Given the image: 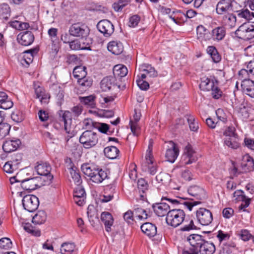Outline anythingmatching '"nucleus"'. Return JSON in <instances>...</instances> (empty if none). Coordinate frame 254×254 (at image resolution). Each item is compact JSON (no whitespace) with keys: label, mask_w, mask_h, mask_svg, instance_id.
Returning <instances> with one entry per match:
<instances>
[{"label":"nucleus","mask_w":254,"mask_h":254,"mask_svg":"<svg viewBox=\"0 0 254 254\" xmlns=\"http://www.w3.org/2000/svg\"><path fill=\"white\" fill-rule=\"evenodd\" d=\"M82 172L96 184L102 183L108 177L107 173L102 169L97 168L93 164H83L81 167Z\"/></svg>","instance_id":"obj_1"},{"label":"nucleus","mask_w":254,"mask_h":254,"mask_svg":"<svg viewBox=\"0 0 254 254\" xmlns=\"http://www.w3.org/2000/svg\"><path fill=\"white\" fill-rule=\"evenodd\" d=\"M235 36L244 40L254 38V22L248 21L243 23L235 31Z\"/></svg>","instance_id":"obj_2"},{"label":"nucleus","mask_w":254,"mask_h":254,"mask_svg":"<svg viewBox=\"0 0 254 254\" xmlns=\"http://www.w3.org/2000/svg\"><path fill=\"white\" fill-rule=\"evenodd\" d=\"M186 214L181 209H173L169 210L166 217V221L168 225L176 228L180 226L185 219Z\"/></svg>","instance_id":"obj_3"},{"label":"nucleus","mask_w":254,"mask_h":254,"mask_svg":"<svg viewBox=\"0 0 254 254\" xmlns=\"http://www.w3.org/2000/svg\"><path fill=\"white\" fill-rule=\"evenodd\" d=\"M98 141L97 134L91 130H85L80 135L79 142L86 149L95 146Z\"/></svg>","instance_id":"obj_4"},{"label":"nucleus","mask_w":254,"mask_h":254,"mask_svg":"<svg viewBox=\"0 0 254 254\" xmlns=\"http://www.w3.org/2000/svg\"><path fill=\"white\" fill-rule=\"evenodd\" d=\"M89 31V29L87 26L79 23L72 24L69 30L71 35L80 37L81 41H83L84 39L87 40Z\"/></svg>","instance_id":"obj_5"},{"label":"nucleus","mask_w":254,"mask_h":254,"mask_svg":"<svg viewBox=\"0 0 254 254\" xmlns=\"http://www.w3.org/2000/svg\"><path fill=\"white\" fill-rule=\"evenodd\" d=\"M152 144L149 143L145 155L146 162L142 165V170L147 171L151 175H154L157 172V168L153 163V158L152 154Z\"/></svg>","instance_id":"obj_6"},{"label":"nucleus","mask_w":254,"mask_h":254,"mask_svg":"<svg viewBox=\"0 0 254 254\" xmlns=\"http://www.w3.org/2000/svg\"><path fill=\"white\" fill-rule=\"evenodd\" d=\"M198 222L203 226H207L212 221L213 216L211 211L204 208H200L196 211Z\"/></svg>","instance_id":"obj_7"},{"label":"nucleus","mask_w":254,"mask_h":254,"mask_svg":"<svg viewBox=\"0 0 254 254\" xmlns=\"http://www.w3.org/2000/svg\"><path fill=\"white\" fill-rule=\"evenodd\" d=\"M22 204L25 210L29 212H33L39 206V199L34 195H26L22 199Z\"/></svg>","instance_id":"obj_8"},{"label":"nucleus","mask_w":254,"mask_h":254,"mask_svg":"<svg viewBox=\"0 0 254 254\" xmlns=\"http://www.w3.org/2000/svg\"><path fill=\"white\" fill-rule=\"evenodd\" d=\"M179 154V149L178 145L172 141H169L165 153V158L167 161L174 163Z\"/></svg>","instance_id":"obj_9"},{"label":"nucleus","mask_w":254,"mask_h":254,"mask_svg":"<svg viewBox=\"0 0 254 254\" xmlns=\"http://www.w3.org/2000/svg\"><path fill=\"white\" fill-rule=\"evenodd\" d=\"M48 34L52 42L51 45H49V48L51 50L50 52L56 55L59 50L58 38L57 37L58 29L55 28H50L48 31Z\"/></svg>","instance_id":"obj_10"},{"label":"nucleus","mask_w":254,"mask_h":254,"mask_svg":"<svg viewBox=\"0 0 254 254\" xmlns=\"http://www.w3.org/2000/svg\"><path fill=\"white\" fill-rule=\"evenodd\" d=\"M40 180V178L37 177L22 180L20 185L23 190H33L39 187Z\"/></svg>","instance_id":"obj_11"},{"label":"nucleus","mask_w":254,"mask_h":254,"mask_svg":"<svg viewBox=\"0 0 254 254\" xmlns=\"http://www.w3.org/2000/svg\"><path fill=\"white\" fill-rule=\"evenodd\" d=\"M97 27L99 31L106 37L110 36L114 31L113 24L109 20L106 19L100 20L98 23Z\"/></svg>","instance_id":"obj_12"},{"label":"nucleus","mask_w":254,"mask_h":254,"mask_svg":"<svg viewBox=\"0 0 254 254\" xmlns=\"http://www.w3.org/2000/svg\"><path fill=\"white\" fill-rule=\"evenodd\" d=\"M140 73L138 74L141 78H147L156 77L157 72L155 68L151 65L148 64H143L139 67Z\"/></svg>","instance_id":"obj_13"},{"label":"nucleus","mask_w":254,"mask_h":254,"mask_svg":"<svg viewBox=\"0 0 254 254\" xmlns=\"http://www.w3.org/2000/svg\"><path fill=\"white\" fill-rule=\"evenodd\" d=\"M188 192L190 195L199 200H202L207 198V194L203 188L196 185L189 187Z\"/></svg>","instance_id":"obj_14"},{"label":"nucleus","mask_w":254,"mask_h":254,"mask_svg":"<svg viewBox=\"0 0 254 254\" xmlns=\"http://www.w3.org/2000/svg\"><path fill=\"white\" fill-rule=\"evenodd\" d=\"M18 42L24 46L30 45L34 40V36L30 31L20 32L17 37Z\"/></svg>","instance_id":"obj_15"},{"label":"nucleus","mask_w":254,"mask_h":254,"mask_svg":"<svg viewBox=\"0 0 254 254\" xmlns=\"http://www.w3.org/2000/svg\"><path fill=\"white\" fill-rule=\"evenodd\" d=\"M163 200H166L173 204H177L179 203L183 204L185 207L190 211L192 210V208L194 206L200 204L201 203L200 201H185L183 202H181L178 199L170 198L167 196H162L161 197V200L162 201Z\"/></svg>","instance_id":"obj_16"},{"label":"nucleus","mask_w":254,"mask_h":254,"mask_svg":"<svg viewBox=\"0 0 254 254\" xmlns=\"http://www.w3.org/2000/svg\"><path fill=\"white\" fill-rule=\"evenodd\" d=\"M241 87L244 93L254 98V81L245 78L242 81Z\"/></svg>","instance_id":"obj_17"},{"label":"nucleus","mask_w":254,"mask_h":254,"mask_svg":"<svg viewBox=\"0 0 254 254\" xmlns=\"http://www.w3.org/2000/svg\"><path fill=\"white\" fill-rule=\"evenodd\" d=\"M152 207L154 213L159 217L167 215L168 212L170 210L169 204L163 202L153 204Z\"/></svg>","instance_id":"obj_18"},{"label":"nucleus","mask_w":254,"mask_h":254,"mask_svg":"<svg viewBox=\"0 0 254 254\" xmlns=\"http://www.w3.org/2000/svg\"><path fill=\"white\" fill-rule=\"evenodd\" d=\"M21 143L19 139L6 140L3 144L2 149L5 152H11L16 150L19 147Z\"/></svg>","instance_id":"obj_19"},{"label":"nucleus","mask_w":254,"mask_h":254,"mask_svg":"<svg viewBox=\"0 0 254 254\" xmlns=\"http://www.w3.org/2000/svg\"><path fill=\"white\" fill-rule=\"evenodd\" d=\"M35 170L39 175L46 177L47 180L53 179V176L50 174L51 167L46 163L38 164L35 167Z\"/></svg>","instance_id":"obj_20"},{"label":"nucleus","mask_w":254,"mask_h":254,"mask_svg":"<svg viewBox=\"0 0 254 254\" xmlns=\"http://www.w3.org/2000/svg\"><path fill=\"white\" fill-rule=\"evenodd\" d=\"M231 0H221L217 4L216 11L218 14H225L232 9Z\"/></svg>","instance_id":"obj_21"},{"label":"nucleus","mask_w":254,"mask_h":254,"mask_svg":"<svg viewBox=\"0 0 254 254\" xmlns=\"http://www.w3.org/2000/svg\"><path fill=\"white\" fill-rule=\"evenodd\" d=\"M241 164L243 172H249L254 168V160L249 154H245L243 156Z\"/></svg>","instance_id":"obj_22"},{"label":"nucleus","mask_w":254,"mask_h":254,"mask_svg":"<svg viewBox=\"0 0 254 254\" xmlns=\"http://www.w3.org/2000/svg\"><path fill=\"white\" fill-rule=\"evenodd\" d=\"M115 77L107 76L104 77L100 83V87L103 91H107L112 88H115L116 85L115 84Z\"/></svg>","instance_id":"obj_23"},{"label":"nucleus","mask_w":254,"mask_h":254,"mask_svg":"<svg viewBox=\"0 0 254 254\" xmlns=\"http://www.w3.org/2000/svg\"><path fill=\"white\" fill-rule=\"evenodd\" d=\"M199 249L200 254H213L216 250L215 246L213 243L205 240Z\"/></svg>","instance_id":"obj_24"},{"label":"nucleus","mask_w":254,"mask_h":254,"mask_svg":"<svg viewBox=\"0 0 254 254\" xmlns=\"http://www.w3.org/2000/svg\"><path fill=\"white\" fill-rule=\"evenodd\" d=\"M108 50L115 55H120L124 50L122 43L119 41H113L110 42L107 46Z\"/></svg>","instance_id":"obj_25"},{"label":"nucleus","mask_w":254,"mask_h":254,"mask_svg":"<svg viewBox=\"0 0 254 254\" xmlns=\"http://www.w3.org/2000/svg\"><path fill=\"white\" fill-rule=\"evenodd\" d=\"M187 241L193 248L197 250L198 248H199L204 240L202 238L201 235L192 234L188 237Z\"/></svg>","instance_id":"obj_26"},{"label":"nucleus","mask_w":254,"mask_h":254,"mask_svg":"<svg viewBox=\"0 0 254 254\" xmlns=\"http://www.w3.org/2000/svg\"><path fill=\"white\" fill-rule=\"evenodd\" d=\"M101 219L102 222L104 224L106 230L107 232H110L111 226L114 223V219L112 215L108 212H104L101 215Z\"/></svg>","instance_id":"obj_27"},{"label":"nucleus","mask_w":254,"mask_h":254,"mask_svg":"<svg viewBox=\"0 0 254 254\" xmlns=\"http://www.w3.org/2000/svg\"><path fill=\"white\" fill-rule=\"evenodd\" d=\"M141 231L149 237H154L157 233L156 227L151 223H145L141 226Z\"/></svg>","instance_id":"obj_28"},{"label":"nucleus","mask_w":254,"mask_h":254,"mask_svg":"<svg viewBox=\"0 0 254 254\" xmlns=\"http://www.w3.org/2000/svg\"><path fill=\"white\" fill-rule=\"evenodd\" d=\"M61 118L62 121L64 123V129L68 134V137H72L73 136V134L70 132V129L68 128V126L70 125L71 123V115L70 112L69 111H65Z\"/></svg>","instance_id":"obj_29"},{"label":"nucleus","mask_w":254,"mask_h":254,"mask_svg":"<svg viewBox=\"0 0 254 254\" xmlns=\"http://www.w3.org/2000/svg\"><path fill=\"white\" fill-rule=\"evenodd\" d=\"M197 38L200 41H206L210 39L209 32L202 25L198 26L196 28Z\"/></svg>","instance_id":"obj_30"},{"label":"nucleus","mask_w":254,"mask_h":254,"mask_svg":"<svg viewBox=\"0 0 254 254\" xmlns=\"http://www.w3.org/2000/svg\"><path fill=\"white\" fill-rule=\"evenodd\" d=\"M13 103L8 99L7 94L2 91H0V106L4 110L10 108Z\"/></svg>","instance_id":"obj_31"},{"label":"nucleus","mask_w":254,"mask_h":254,"mask_svg":"<svg viewBox=\"0 0 254 254\" xmlns=\"http://www.w3.org/2000/svg\"><path fill=\"white\" fill-rule=\"evenodd\" d=\"M224 144L233 149H237L240 146L238 136L233 137H225L224 139Z\"/></svg>","instance_id":"obj_32"},{"label":"nucleus","mask_w":254,"mask_h":254,"mask_svg":"<svg viewBox=\"0 0 254 254\" xmlns=\"http://www.w3.org/2000/svg\"><path fill=\"white\" fill-rule=\"evenodd\" d=\"M212 38L214 41L222 40L226 35V31L223 27H218L212 31Z\"/></svg>","instance_id":"obj_33"},{"label":"nucleus","mask_w":254,"mask_h":254,"mask_svg":"<svg viewBox=\"0 0 254 254\" xmlns=\"http://www.w3.org/2000/svg\"><path fill=\"white\" fill-rule=\"evenodd\" d=\"M249 73L254 75V59L248 63L246 69L240 70L239 75L240 78H244L247 77Z\"/></svg>","instance_id":"obj_34"},{"label":"nucleus","mask_w":254,"mask_h":254,"mask_svg":"<svg viewBox=\"0 0 254 254\" xmlns=\"http://www.w3.org/2000/svg\"><path fill=\"white\" fill-rule=\"evenodd\" d=\"M128 72L127 67L123 64H117L113 68V74L115 77H123Z\"/></svg>","instance_id":"obj_35"},{"label":"nucleus","mask_w":254,"mask_h":254,"mask_svg":"<svg viewBox=\"0 0 254 254\" xmlns=\"http://www.w3.org/2000/svg\"><path fill=\"white\" fill-rule=\"evenodd\" d=\"M104 152L105 156L110 159L117 158L120 153L119 150L114 146L106 147Z\"/></svg>","instance_id":"obj_36"},{"label":"nucleus","mask_w":254,"mask_h":254,"mask_svg":"<svg viewBox=\"0 0 254 254\" xmlns=\"http://www.w3.org/2000/svg\"><path fill=\"white\" fill-rule=\"evenodd\" d=\"M215 85L213 80H210L208 77H204L201 79V82L199 87L203 91H210L213 87Z\"/></svg>","instance_id":"obj_37"},{"label":"nucleus","mask_w":254,"mask_h":254,"mask_svg":"<svg viewBox=\"0 0 254 254\" xmlns=\"http://www.w3.org/2000/svg\"><path fill=\"white\" fill-rule=\"evenodd\" d=\"M89 44H85L83 41L81 40H73L69 43V47L71 50H85L88 48Z\"/></svg>","instance_id":"obj_38"},{"label":"nucleus","mask_w":254,"mask_h":254,"mask_svg":"<svg viewBox=\"0 0 254 254\" xmlns=\"http://www.w3.org/2000/svg\"><path fill=\"white\" fill-rule=\"evenodd\" d=\"M47 219L46 213L43 210L38 211V212L33 216L32 222L35 224H42L44 223Z\"/></svg>","instance_id":"obj_39"},{"label":"nucleus","mask_w":254,"mask_h":254,"mask_svg":"<svg viewBox=\"0 0 254 254\" xmlns=\"http://www.w3.org/2000/svg\"><path fill=\"white\" fill-rule=\"evenodd\" d=\"M115 192V188L112 186H107L104 190V194L102 201L107 202L112 199Z\"/></svg>","instance_id":"obj_40"},{"label":"nucleus","mask_w":254,"mask_h":254,"mask_svg":"<svg viewBox=\"0 0 254 254\" xmlns=\"http://www.w3.org/2000/svg\"><path fill=\"white\" fill-rule=\"evenodd\" d=\"M86 68L83 66H77L73 71L74 77L78 80L79 78L85 77L87 75Z\"/></svg>","instance_id":"obj_41"},{"label":"nucleus","mask_w":254,"mask_h":254,"mask_svg":"<svg viewBox=\"0 0 254 254\" xmlns=\"http://www.w3.org/2000/svg\"><path fill=\"white\" fill-rule=\"evenodd\" d=\"M35 51L32 50L30 51H25L23 53L22 59L21 60V63L22 64H26L29 65L31 63L33 60V53Z\"/></svg>","instance_id":"obj_42"},{"label":"nucleus","mask_w":254,"mask_h":254,"mask_svg":"<svg viewBox=\"0 0 254 254\" xmlns=\"http://www.w3.org/2000/svg\"><path fill=\"white\" fill-rule=\"evenodd\" d=\"M9 25L13 28L18 30H24L29 27V24L27 22H22L18 20L10 21Z\"/></svg>","instance_id":"obj_43"},{"label":"nucleus","mask_w":254,"mask_h":254,"mask_svg":"<svg viewBox=\"0 0 254 254\" xmlns=\"http://www.w3.org/2000/svg\"><path fill=\"white\" fill-rule=\"evenodd\" d=\"M75 246L72 243H64L61 247V254H71L74 251Z\"/></svg>","instance_id":"obj_44"},{"label":"nucleus","mask_w":254,"mask_h":254,"mask_svg":"<svg viewBox=\"0 0 254 254\" xmlns=\"http://www.w3.org/2000/svg\"><path fill=\"white\" fill-rule=\"evenodd\" d=\"M95 96L93 95L80 97V100L82 103L91 108H94L95 105Z\"/></svg>","instance_id":"obj_45"},{"label":"nucleus","mask_w":254,"mask_h":254,"mask_svg":"<svg viewBox=\"0 0 254 254\" xmlns=\"http://www.w3.org/2000/svg\"><path fill=\"white\" fill-rule=\"evenodd\" d=\"M77 82L80 88L83 90H86L90 87L92 84V80L86 76L85 77L79 78Z\"/></svg>","instance_id":"obj_46"},{"label":"nucleus","mask_w":254,"mask_h":254,"mask_svg":"<svg viewBox=\"0 0 254 254\" xmlns=\"http://www.w3.org/2000/svg\"><path fill=\"white\" fill-rule=\"evenodd\" d=\"M130 2V0H119L117 2L114 3L113 7L115 11H120L124 7L129 5Z\"/></svg>","instance_id":"obj_47"},{"label":"nucleus","mask_w":254,"mask_h":254,"mask_svg":"<svg viewBox=\"0 0 254 254\" xmlns=\"http://www.w3.org/2000/svg\"><path fill=\"white\" fill-rule=\"evenodd\" d=\"M134 214L135 216L139 220H145L148 217V214L146 211L139 207H137L134 209Z\"/></svg>","instance_id":"obj_48"},{"label":"nucleus","mask_w":254,"mask_h":254,"mask_svg":"<svg viewBox=\"0 0 254 254\" xmlns=\"http://www.w3.org/2000/svg\"><path fill=\"white\" fill-rule=\"evenodd\" d=\"M233 200L235 202H242L249 198L244 194V192L242 190H237L233 193Z\"/></svg>","instance_id":"obj_49"},{"label":"nucleus","mask_w":254,"mask_h":254,"mask_svg":"<svg viewBox=\"0 0 254 254\" xmlns=\"http://www.w3.org/2000/svg\"><path fill=\"white\" fill-rule=\"evenodd\" d=\"M184 154H186L191 161L195 162L197 160V157L195 155L194 151L193 150L190 144L187 145L185 148Z\"/></svg>","instance_id":"obj_50"},{"label":"nucleus","mask_w":254,"mask_h":254,"mask_svg":"<svg viewBox=\"0 0 254 254\" xmlns=\"http://www.w3.org/2000/svg\"><path fill=\"white\" fill-rule=\"evenodd\" d=\"M145 78H143L139 75H137L136 82L138 87L142 90H146L149 88V84L148 82L144 80Z\"/></svg>","instance_id":"obj_51"},{"label":"nucleus","mask_w":254,"mask_h":254,"mask_svg":"<svg viewBox=\"0 0 254 254\" xmlns=\"http://www.w3.org/2000/svg\"><path fill=\"white\" fill-rule=\"evenodd\" d=\"M11 117L13 121L16 123H20L23 121L25 116L22 111L17 110L12 112Z\"/></svg>","instance_id":"obj_52"},{"label":"nucleus","mask_w":254,"mask_h":254,"mask_svg":"<svg viewBox=\"0 0 254 254\" xmlns=\"http://www.w3.org/2000/svg\"><path fill=\"white\" fill-rule=\"evenodd\" d=\"M10 129V126L6 123L0 124V139L3 138L7 135Z\"/></svg>","instance_id":"obj_53"},{"label":"nucleus","mask_w":254,"mask_h":254,"mask_svg":"<svg viewBox=\"0 0 254 254\" xmlns=\"http://www.w3.org/2000/svg\"><path fill=\"white\" fill-rule=\"evenodd\" d=\"M70 173L74 183L77 186H79L82 183V180L79 172L74 169L71 168L70 171Z\"/></svg>","instance_id":"obj_54"},{"label":"nucleus","mask_w":254,"mask_h":254,"mask_svg":"<svg viewBox=\"0 0 254 254\" xmlns=\"http://www.w3.org/2000/svg\"><path fill=\"white\" fill-rule=\"evenodd\" d=\"M156 180L163 185H166L171 180L170 176L164 173H161L156 177Z\"/></svg>","instance_id":"obj_55"},{"label":"nucleus","mask_w":254,"mask_h":254,"mask_svg":"<svg viewBox=\"0 0 254 254\" xmlns=\"http://www.w3.org/2000/svg\"><path fill=\"white\" fill-rule=\"evenodd\" d=\"M187 120L190 129L193 131H197L199 127L198 123L195 121L194 118L193 116H189Z\"/></svg>","instance_id":"obj_56"},{"label":"nucleus","mask_w":254,"mask_h":254,"mask_svg":"<svg viewBox=\"0 0 254 254\" xmlns=\"http://www.w3.org/2000/svg\"><path fill=\"white\" fill-rule=\"evenodd\" d=\"M12 243L10 239L3 238L0 239V248L7 250L12 248Z\"/></svg>","instance_id":"obj_57"},{"label":"nucleus","mask_w":254,"mask_h":254,"mask_svg":"<svg viewBox=\"0 0 254 254\" xmlns=\"http://www.w3.org/2000/svg\"><path fill=\"white\" fill-rule=\"evenodd\" d=\"M3 170L7 173L11 174L16 171L18 169L16 168V166L15 165H13L10 161H7L4 165Z\"/></svg>","instance_id":"obj_58"},{"label":"nucleus","mask_w":254,"mask_h":254,"mask_svg":"<svg viewBox=\"0 0 254 254\" xmlns=\"http://www.w3.org/2000/svg\"><path fill=\"white\" fill-rule=\"evenodd\" d=\"M238 235L243 241L245 242L249 241L252 237L250 231L247 229H242Z\"/></svg>","instance_id":"obj_59"},{"label":"nucleus","mask_w":254,"mask_h":254,"mask_svg":"<svg viewBox=\"0 0 254 254\" xmlns=\"http://www.w3.org/2000/svg\"><path fill=\"white\" fill-rule=\"evenodd\" d=\"M223 135L226 137H237V134L236 133V129L233 127H228L223 132Z\"/></svg>","instance_id":"obj_60"},{"label":"nucleus","mask_w":254,"mask_h":254,"mask_svg":"<svg viewBox=\"0 0 254 254\" xmlns=\"http://www.w3.org/2000/svg\"><path fill=\"white\" fill-rule=\"evenodd\" d=\"M10 7L7 3H3L0 4V15H10Z\"/></svg>","instance_id":"obj_61"},{"label":"nucleus","mask_w":254,"mask_h":254,"mask_svg":"<svg viewBox=\"0 0 254 254\" xmlns=\"http://www.w3.org/2000/svg\"><path fill=\"white\" fill-rule=\"evenodd\" d=\"M24 229L26 231L35 236H39L41 235L40 231L38 230L34 229L30 224H26L24 227Z\"/></svg>","instance_id":"obj_62"},{"label":"nucleus","mask_w":254,"mask_h":254,"mask_svg":"<svg viewBox=\"0 0 254 254\" xmlns=\"http://www.w3.org/2000/svg\"><path fill=\"white\" fill-rule=\"evenodd\" d=\"M225 25L230 28H233L236 24V17H224Z\"/></svg>","instance_id":"obj_63"},{"label":"nucleus","mask_w":254,"mask_h":254,"mask_svg":"<svg viewBox=\"0 0 254 254\" xmlns=\"http://www.w3.org/2000/svg\"><path fill=\"white\" fill-rule=\"evenodd\" d=\"M85 196L86 193L84 189L79 186H77L74 190L73 197H85Z\"/></svg>","instance_id":"obj_64"}]
</instances>
